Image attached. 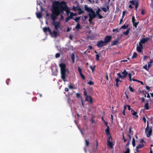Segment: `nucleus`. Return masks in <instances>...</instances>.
Here are the masks:
<instances>
[{"label": "nucleus", "instance_id": "f03ea898", "mask_svg": "<svg viewBox=\"0 0 153 153\" xmlns=\"http://www.w3.org/2000/svg\"><path fill=\"white\" fill-rule=\"evenodd\" d=\"M59 67L61 69V77L64 82L65 81V72L66 71V65L63 63H61L59 65Z\"/></svg>", "mask_w": 153, "mask_h": 153}, {"label": "nucleus", "instance_id": "de8ad7c7", "mask_svg": "<svg viewBox=\"0 0 153 153\" xmlns=\"http://www.w3.org/2000/svg\"><path fill=\"white\" fill-rule=\"evenodd\" d=\"M80 75L82 78L83 79H85V76L82 74H80Z\"/></svg>", "mask_w": 153, "mask_h": 153}, {"label": "nucleus", "instance_id": "9d476101", "mask_svg": "<svg viewBox=\"0 0 153 153\" xmlns=\"http://www.w3.org/2000/svg\"><path fill=\"white\" fill-rule=\"evenodd\" d=\"M143 48V46L141 44L139 43V45H137V50L139 52H141Z\"/></svg>", "mask_w": 153, "mask_h": 153}, {"label": "nucleus", "instance_id": "58836bf2", "mask_svg": "<svg viewBox=\"0 0 153 153\" xmlns=\"http://www.w3.org/2000/svg\"><path fill=\"white\" fill-rule=\"evenodd\" d=\"M133 23V26L134 27H135L136 28H137V25L138 23V22H137V23L134 22Z\"/></svg>", "mask_w": 153, "mask_h": 153}, {"label": "nucleus", "instance_id": "cd10ccee", "mask_svg": "<svg viewBox=\"0 0 153 153\" xmlns=\"http://www.w3.org/2000/svg\"><path fill=\"white\" fill-rule=\"evenodd\" d=\"M132 146L133 147H134L135 146V140L134 138H133L132 140Z\"/></svg>", "mask_w": 153, "mask_h": 153}, {"label": "nucleus", "instance_id": "603ef678", "mask_svg": "<svg viewBox=\"0 0 153 153\" xmlns=\"http://www.w3.org/2000/svg\"><path fill=\"white\" fill-rule=\"evenodd\" d=\"M117 41L116 40H115L113 42V45H117Z\"/></svg>", "mask_w": 153, "mask_h": 153}, {"label": "nucleus", "instance_id": "052dcab7", "mask_svg": "<svg viewBox=\"0 0 153 153\" xmlns=\"http://www.w3.org/2000/svg\"><path fill=\"white\" fill-rule=\"evenodd\" d=\"M97 16H99V18L100 19H101L103 18L102 16L100 15V14H99V15Z\"/></svg>", "mask_w": 153, "mask_h": 153}, {"label": "nucleus", "instance_id": "4d7b16f0", "mask_svg": "<svg viewBox=\"0 0 153 153\" xmlns=\"http://www.w3.org/2000/svg\"><path fill=\"white\" fill-rule=\"evenodd\" d=\"M69 88L70 89H73V87L72 85H69L68 86Z\"/></svg>", "mask_w": 153, "mask_h": 153}, {"label": "nucleus", "instance_id": "a211bd4d", "mask_svg": "<svg viewBox=\"0 0 153 153\" xmlns=\"http://www.w3.org/2000/svg\"><path fill=\"white\" fill-rule=\"evenodd\" d=\"M36 16L37 18L40 19L42 17V13L41 12L36 13Z\"/></svg>", "mask_w": 153, "mask_h": 153}, {"label": "nucleus", "instance_id": "a878e982", "mask_svg": "<svg viewBox=\"0 0 153 153\" xmlns=\"http://www.w3.org/2000/svg\"><path fill=\"white\" fill-rule=\"evenodd\" d=\"M78 10H79L78 13L79 14H81L84 12V11L82 10L80 8Z\"/></svg>", "mask_w": 153, "mask_h": 153}, {"label": "nucleus", "instance_id": "bb28decb", "mask_svg": "<svg viewBox=\"0 0 153 153\" xmlns=\"http://www.w3.org/2000/svg\"><path fill=\"white\" fill-rule=\"evenodd\" d=\"M65 11L68 17H69L70 15L71 12H70L68 10H65Z\"/></svg>", "mask_w": 153, "mask_h": 153}, {"label": "nucleus", "instance_id": "ddd939ff", "mask_svg": "<svg viewBox=\"0 0 153 153\" xmlns=\"http://www.w3.org/2000/svg\"><path fill=\"white\" fill-rule=\"evenodd\" d=\"M111 36H107L105 38L104 41L107 44L108 42H109L111 40Z\"/></svg>", "mask_w": 153, "mask_h": 153}, {"label": "nucleus", "instance_id": "2f4dec72", "mask_svg": "<svg viewBox=\"0 0 153 153\" xmlns=\"http://www.w3.org/2000/svg\"><path fill=\"white\" fill-rule=\"evenodd\" d=\"M137 55V53L136 52H134L133 53V56L132 57V59H134V58H135L136 57Z\"/></svg>", "mask_w": 153, "mask_h": 153}, {"label": "nucleus", "instance_id": "a18cd8bd", "mask_svg": "<svg viewBox=\"0 0 153 153\" xmlns=\"http://www.w3.org/2000/svg\"><path fill=\"white\" fill-rule=\"evenodd\" d=\"M100 56L99 55L97 54L96 55V59L97 61H98L99 59Z\"/></svg>", "mask_w": 153, "mask_h": 153}, {"label": "nucleus", "instance_id": "20e7f679", "mask_svg": "<svg viewBox=\"0 0 153 153\" xmlns=\"http://www.w3.org/2000/svg\"><path fill=\"white\" fill-rule=\"evenodd\" d=\"M88 15L89 17L88 21L90 23H91L92 20L96 17V15L94 10L88 13Z\"/></svg>", "mask_w": 153, "mask_h": 153}, {"label": "nucleus", "instance_id": "4468645a", "mask_svg": "<svg viewBox=\"0 0 153 153\" xmlns=\"http://www.w3.org/2000/svg\"><path fill=\"white\" fill-rule=\"evenodd\" d=\"M149 38L148 37H146L145 38H143L142 39L140 40V41L139 43L141 44L143 43L144 44L146 43V42L148 41Z\"/></svg>", "mask_w": 153, "mask_h": 153}, {"label": "nucleus", "instance_id": "e433bc0d", "mask_svg": "<svg viewBox=\"0 0 153 153\" xmlns=\"http://www.w3.org/2000/svg\"><path fill=\"white\" fill-rule=\"evenodd\" d=\"M143 68L146 70H149V68L148 67L147 68V65H144L143 67Z\"/></svg>", "mask_w": 153, "mask_h": 153}, {"label": "nucleus", "instance_id": "8fccbe9b", "mask_svg": "<svg viewBox=\"0 0 153 153\" xmlns=\"http://www.w3.org/2000/svg\"><path fill=\"white\" fill-rule=\"evenodd\" d=\"M88 1H89L90 2L91 4L94 3L95 1L94 0H88Z\"/></svg>", "mask_w": 153, "mask_h": 153}, {"label": "nucleus", "instance_id": "aec40b11", "mask_svg": "<svg viewBox=\"0 0 153 153\" xmlns=\"http://www.w3.org/2000/svg\"><path fill=\"white\" fill-rule=\"evenodd\" d=\"M102 10L105 12H106L107 10H109V6L108 5L107 6V8L105 7H102L101 8Z\"/></svg>", "mask_w": 153, "mask_h": 153}, {"label": "nucleus", "instance_id": "423d86ee", "mask_svg": "<svg viewBox=\"0 0 153 153\" xmlns=\"http://www.w3.org/2000/svg\"><path fill=\"white\" fill-rule=\"evenodd\" d=\"M130 3L134 5H135V9L136 10H137V9L139 6L138 1L137 0H132V1H130Z\"/></svg>", "mask_w": 153, "mask_h": 153}, {"label": "nucleus", "instance_id": "2eb2a0df", "mask_svg": "<svg viewBox=\"0 0 153 153\" xmlns=\"http://www.w3.org/2000/svg\"><path fill=\"white\" fill-rule=\"evenodd\" d=\"M43 30L45 33L48 31L49 33L51 32V31L49 27H44L43 28Z\"/></svg>", "mask_w": 153, "mask_h": 153}, {"label": "nucleus", "instance_id": "680f3d73", "mask_svg": "<svg viewBox=\"0 0 153 153\" xmlns=\"http://www.w3.org/2000/svg\"><path fill=\"white\" fill-rule=\"evenodd\" d=\"M98 145V142H97V143H96V149H94V151H95L96 150V149H97Z\"/></svg>", "mask_w": 153, "mask_h": 153}, {"label": "nucleus", "instance_id": "72a5a7b5", "mask_svg": "<svg viewBox=\"0 0 153 153\" xmlns=\"http://www.w3.org/2000/svg\"><path fill=\"white\" fill-rule=\"evenodd\" d=\"M96 66L94 65V67H92V66L91 65L90 66V68L91 69L92 72L93 73L94 72V70L95 68V67Z\"/></svg>", "mask_w": 153, "mask_h": 153}, {"label": "nucleus", "instance_id": "f8f14e48", "mask_svg": "<svg viewBox=\"0 0 153 153\" xmlns=\"http://www.w3.org/2000/svg\"><path fill=\"white\" fill-rule=\"evenodd\" d=\"M50 33L52 37H56L58 34L59 32L58 30H56V31L54 30L52 32H51Z\"/></svg>", "mask_w": 153, "mask_h": 153}, {"label": "nucleus", "instance_id": "f3484780", "mask_svg": "<svg viewBox=\"0 0 153 153\" xmlns=\"http://www.w3.org/2000/svg\"><path fill=\"white\" fill-rule=\"evenodd\" d=\"M144 146L143 144H139L136 147V150L137 152H138V150L139 149L142 148Z\"/></svg>", "mask_w": 153, "mask_h": 153}, {"label": "nucleus", "instance_id": "ea45409f", "mask_svg": "<svg viewBox=\"0 0 153 153\" xmlns=\"http://www.w3.org/2000/svg\"><path fill=\"white\" fill-rule=\"evenodd\" d=\"M60 56V54L59 53H57L55 55V57L56 58L59 57Z\"/></svg>", "mask_w": 153, "mask_h": 153}, {"label": "nucleus", "instance_id": "9b49d317", "mask_svg": "<svg viewBox=\"0 0 153 153\" xmlns=\"http://www.w3.org/2000/svg\"><path fill=\"white\" fill-rule=\"evenodd\" d=\"M84 8L85 11H87L88 13L94 11L91 7H88L87 5H85Z\"/></svg>", "mask_w": 153, "mask_h": 153}, {"label": "nucleus", "instance_id": "c85d7f7f", "mask_svg": "<svg viewBox=\"0 0 153 153\" xmlns=\"http://www.w3.org/2000/svg\"><path fill=\"white\" fill-rule=\"evenodd\" d=\"M80 17H78L76 18L75 19H73L76 22H78L79 20L80 19Z\"/></svg>", "mask_w": 153, "mask_h": 153}, {"label": "nucleus", "instance_id": "6ab92c4d", "mask_svg": "<svg viewBox=\"0 0 153 153\" xmlns=\"http://www.w3.org/2000/svg\"><path fill=\"white\" fill-rule=\"evenodd\" d=\"M131 112L132 113V114L133 116H135L137 118H138V116L137 114V112L134 111L132 109H131Z\"/></svg>", "mask_w": 153, "mask_h": 153}, {"label": "nucleus", "instance_id": "338daca9", "mask_svg": "<svg viewBox=\"0 0 153 153\" xmlns=\"http://www.w3.org/2000/svg\"><path fill=\"white\" fill-rule=\"evenodd\" d=\"M128 137L129 140L130 141L131 139V136L130 134H128Z\"/></svg>", "mask_w": 153, "mask_h": 153}, {"label": "nucleus", "instance_id": "f257e3e1", "mask_svg": "<svg viewBox=\"0 0 153 153\" xmlns=\"http://www.w3.org/2000/svg\"><path fill=\"white\" fill-rule=\"evenodd\" d=\"M65 5V3L64 1H54L53 2L51 18L53 20L52 24L54 26L56 30L60 27V25L59 22H55V20L60 13L64 10Z\"/></svg>", "mask_w": 153, "mask_h": 153}, {"label": "nucleus", "instance_id": "49530a36", "mask_svg": "<svg viewBox=\"0 0 153 153\" xmlns=\"http://www.w3.org/2000/svg\"><path fill=\"white\" fill-rule=\"evenodd\" d=\"M130 153V150L129 148H127V149L126 151L124 153Z\"/></svg>", "mask_w": 153, "mask_h": 153}, {"label": "nucleus", "instance_id": "412c9836", "mask_svg": "<svg viewBox=\"0 0 153 153\" xmlns=\"http://www.w3.org/2000/svg\"><path fill=\"white\" fill-rule=\"evenodd\" d=\"M109 127L108 126L107 129L105 130V132L106 133V134L107 135H109Z\"/></svg>", "mask_w": 153, "mask_h": 153}, {"label": "nucleus", "instance_id": "f704fd0d", "mask_svg": "<svg viewBox=\"0 0 153 153\" xmlns=\"http://www.w3.org/2000/svg\"><path fill=\"white\" fill-rule=\"evenodd\" d=\"M128 27V26H126L125 25H123L120 28V29H125L127 28Z\"/></svg>", "mask_w": 153, "mask_h": 153}, {"label": "nucleus", "instance_id": "4be33fe9", "mask_svg": "<svg viewBox=\"0 0 153 153\" xmlns=\"http://www.w3.org/2000/svg\"><path fill=\"white\" fill-rule=\"evenodd\" d=\"M80 8V7L78 6H73V9L74 10L76 11L77 10H78Z\"/></svg>", "mask_w": 153, "mask_h": 153}, {"label": "nucleus", "instance_id": "c756f323", "mask_svg": "<svg viewBox=\"0 0 153 153\" xmlns=\"http://www.w3.org/2000/svg\"><path fill=\"white\" fill-rule=\"evenodd\" d=\"M101 11V10L100 8H98L97 10L96 11V14L97 15H99L100 12Z\"/></svg>", "mask_w": 153, "mask_h": 153}, {"label": "nucleus", "instance_id": "69168bd1", "mask_svg": "<svg viewBox=\"0 0 153 153\" xmlns=\"http://www.w3.org/2000/svg\"><path fill=\"white\" fill-rule=\"evenodd\" d=\"M84 95L85 96H88V95L87 94V93L85 91L84 92Z\"/></svg>", "mask_w": 153, "mask_h": 153}, {"label": "nucleus", "instance_id": "bf43d9fd", "mask_svg": "<svg viewBox=\"0 0 153 153\" xmlns=\"http://www.w3.org/2000/svg\"><path fill=\"white\" fill-rule=\"evenodd\" d=\"M125 13H126V11H124L123 12V16H122L123 18V17Z\"/></svg>", "mask_w": 153, "mask_h": 153}, {"label": "nucleus", "instance_id": "774afa93", "mask_svg": "<svg viewBox=\"0 0 153 153\" xmlns=\"http://www.w3.org/2000/svg\"><path fill=\"white\" fill-rule=\"evenodd\" d=\"M146 88L147 90H149L150 89V87L148 86H146Z\"/></svg>", "mask_w": 153, "mask_h": 153}, {"label": "nucleus", "instance_id": "473e14b6", "mask_svg": "<svg viewBox=\"0 0 153 153\" xmlns=\"http://www.w3.org/2000/svg\"><path fill=\"white\" fill-rule=\"evenodd\" d=\"M81 28L80 24L79 23H77V25L75 27V28L76 29H79Z\"/></svg>", "mask_w": 153, "mask_h": 153}, {"label": "nucleus", "instance_id": "3c124183", "mask_svg": "<svg viewBox=\"0 0 153 153\" xmlns=\"http://www.w3.org/2000/svg\"><path fill=\"white\" fill-rule=\"evenodd\" d=\"M123 140H124V142H126V140L125 139V137H124V133H123Z\"/></svg>", "mask_w": 153, "mask_h": 153}, {"label": "nucleus", "instance_id": "a19ab883", "mask_svg": "<svg viewBox=\"0 0 153 153\" xmlns=\"http://www.w3.org/2000/svg\"><path fill=\"white\" fill-rule=\"evenodd\" d=\"M129 78L130 80L131 81V73H129L128 74Z\"/></svg>", "mask_w": 153, "mask_h": 153}, {"label": "nucleus", "instance_id": "1a4fd4ad", "mask_svg": "<svg viewBox=\"0 0 153 153\" xmlns=\"http://www.w3.org/2000/svg\"><path fill=\"white\" fill-rule=\"evenodd\" d=\"M86 101L89 102L90 104H92L93 102V100L91 96L88 95L85 97V101Z\"/></svg>", "mask_w": 153, "mask_h": 153}, {"label": "nucleus", "instance_id": "c9c22d12", "mask_svg": "<svg viewBox=\"0 0 153 153\" xmlns=\"http://www.w3.org/2000/svg\"><path fill=\"white\" fill-rule=\"evenodd\" d=\"M129 89L130 91L131 92H133L134 90L133 89V88L130 86H129Z\"/></svg>", "mask_w": 153, "mask_h": 153}, {"label": "nucleus", "instance_id": "6e6d98bb", "mask_svg": "<svg viewBox=\"0 0 153 153\" xmlns=\"http://www.w3.org/2000/svg\"><path fill=\"white\" fill-rule=\"evenodd\" d=\"M76 96L78 98H79L81 97L79 94L78 93H77L76 94Z\"/></svg>", "mask_w": 153, "mask_h": 153}, {"label": "nucleus", "instance_id": "0eeeda50", "mask_svg": "<svg viewBox=\"0 0 153 153\" xmlns=\"http://www.w3.org/2000/svg\"><path fill=\"white\" fill-rule=\"evenodd\" d=\"M112 139L111 136H109L108 137L107 139V142H108V146L110 147L111 148H112L113 147V144L112 142Z\"/></svg>", "mask_w": 153, "mask_h": 153}, {"label": "nucleus", "instance_id": "5fc2aeb1", "mask_svg": "<svg viewBox=\"0 0 153 153\" xmlns=\"http://www.w3.org/2000/svg\"><path fill=\"white\" fill-rule=\"evenodd\" d=\"M70 19V18L68 17V18H66L65 19V22H67L69 21Z\"/></svg>", "mask_w": 153, "mask_h": 153}, {"label": "nucleus", "instance_id": "13d9d810", "mask_svg": "<svg viewBox=\"0 0 153 153\" xmlns=\"http://www.w3.org/2000/svg\"><path fill=\"white\" fill-rule=\"evenodd\" d=\"M88 48L90 50H91L92 48V47L90 45H89L88 46Z\"/></svg>", "mask_w": 153, "mask_h": 153}, {"label": "nucleus", "instance_id": "c03bdc74", "mask_svg": "<svg viewBox=\"0 0 153 153\" xmlns=\"http://www.w3.org/2000/svg\"><path fill=\"white\" fill-rule=\"evenodd\" d=\"M85 145L86 146H88V145L89 144V142L87 140H85Z\"/></svg>", "mask_w": 153, "mask_h": 153}, {"label": "nucleus", "instance_id": "b1692460", "mask_svg": "<svg viewBox=\"0 0 153 153\" xmlns=\"http://www.w3.org/2000/svg\"><path fill=\"white\" fill-rule=\"evenodd\" d=\"M145 108L146 110H148L149 109V103L148 102L146 103L144 105Z\"/></svg>", "mask_w": 153, "mask_h": 153}, {"label": "nucleus", "instance_id": "393cba45", "mask_svg": "<svg viewBox=\"0 0 153 153\" xmlns=\"http://www.w3.org/2000/svg\"><path fill=\"white\" fill-rule=\"evenodd\" d=\"M153 61L152 60H151L150 61L148 62V66L149 68L151 66H152L151 64L153 62Z\"/></svg>", "mask_w": 153, "mask_h": 153}, {"label": "nucleus", "instance_id": "6e6552de", "mask_svg": "<svg viewBox=\"0 0 153 153\" xmlns=\"http://www.w3.org/2000/svg\"><path fill=\"white\" fill-rule=\"evenodd\" d=\"M107 44L105 43L104 41L101 40L98 42L97 46L98 47L100 48L106 45Z\"/></svg>", "mask_w": 153, "mask_h": 153}, {"label": "nucleus", "instance_id": "7c9ffc66", "mask_svg": "<svg viewBox=\"0 0 153 153\" xmlns=\"http://www.w3.org/2000/svg\"><path fill=\"white\" fill-rule=\"evenodd\" d=\"M129 32V29H128L126 32L123 33L126 35H127L128 34Z\"/></svg>", "mask_w": 153, "mask_h": 153}, {"label": "nucleus", "instance_id": "39448f33", "mask_svg": "<svg viewBox=\"0 0 153 153\" xmlns=\"http://www.w3.org/2000/svg\"><path fill=\"white\" fill-rule=\"evenodd\" d=\"M145 133L148 137H150L152 133V129L151 128L149 127L148 122H147V127L145 129Z\"/></svg>", "mask_w": 153, "mask_h": 153}, {"label": "nucleus", "instance_id": "7ed1b4c3", "mask_svg": "<svg viewBox=\"0 0 153 153\" xmlns=\"http://www.w3.org/2000/svg\"><path fill=\"white\" fill-rule=\"evenodd\" d=\"M128 74V73L126 70H124L121 73V74L120 73L117 74V75L119 78L123 79H125L126 77Z\"/></svg>", "mask_w": 153, "mask_h": 153}, {"label": "nucleus", "instance_id": "37998d69", "mask_svg": "<svg viewBox=\"0 0 153 153\" xmlns=\"http://www.w3.org/2000/svg\"><path fill=\"white\" fill-rule=\"evenodd\" d=\"M119 78H120L119 77L116 78V82L118 83L119 82H121V81L120 80Z\"/></svg>", "mask_w": 153, "mask_h": 153}, {"label": "nucleus", "instance_id": "e2e57ef3", "mask_svg": "<svg viewBox=\"0 0 153 153\" xmlns=\"http://www.w3.org/2000/svg\"><path fill=\"white\" fill-rule=\"evenodd\" d=\"M145 12L143 10L141 12V14L142 15H143L144 14Z\"/></svg>", "mask_w": 153, "mask_h": 153}, {"label": "nucleus", "instance_id": "79ce46f5", "mask_svg": "<svg viewBox=\"0 0 153 153\" xmlns=\"http://www.w3.org/2000/svg\"><path fill=\"white\" fill-rule=\"evenodd\" d=\"M129 132L130 134H133V132L132 131L131 129V128L130 127H129Z\"/></svg>", "mask_w": 153, "mask_h": 153}, {"label": "nucleus", "instance_id": "09e8293b", "mask_svg": "<svg viewBox=\"0 0 153 153\" xmlns=\"http://www.w3.org/2000/svg\"><path fill=\"white\" fill-rule=\"evenodd\" d=\"M88 84L90 85H92L94 84V82L91 81H90L89 82H88Z\"/></svg>", "mask_w": 153, "mask_h": 153}, {"label": "nucleus", "instance_id": "5701e85b", "mask_svg": "<svg viewBox=\"0 0 153 153\" xmlns=\"http://www.w3.org/2000/svg\"><path fill=\"white\" fill-rule=\"evenodd\" d=\"M74 53H72L71 55V59L73 63H74Z\"/></svg>", "mask_w": 153, "mask_h": 153}, {"label": "nucleus", "instance_id": "0e129e2a", "mask_svg": "<svg viewBox=\"0 0 153 153\" xmlns=\"http://www.w3.org/2000/svg\"><path fill=\"white\" fill-rule=\"evenodd\" d=\"M143 120L144 121V122L145 123H146V118L145 117H144L143 118Z\"/></svg>", "mask_w": 153, "mask_h": 153}, {"label": "nucleus", "instance_id": "4c0bfd02", "mask_svg": "<svg viewBox=\"0 0 153 153\" xmlns=\"http://www.w3.org/2000/svg\"><path fill=\"white\" fill-rule=\"evenodd\" d=\"M79 72L80 74H82V70L79 67H78Z\"/></svg>", "mask_w": 153, "mask_h": 153}, {"label": "nucleus", "instance_id": "864d4df0", "mask_svg": "<svg viewBox=\"0 0 153 153\" xmlns=\"http://www.w3.org/2000/svg\"><path fill=\"white\" fill-rule=\"evenodd\" d=\"M132 21L133 23L135 22V18L134 16H133L132 18Z\"/></svg>", "mask_w": 153, "mask_h": 153}, {"label": "nucleus", "instance_id": "dca6fc26", "mask_svg": "<svg viewBox=\"0 0 153 153\" xmlns=\"http://www.w3.org/2000/svg\"><path fill=\"white\" fill-rule=\"evenodd\" d=\"M77 15V14L76 13H74L72 12L71 13L70 15L69 18H70V19H73V16H76Z\"/></svg>", "mask_w": 153, "mask_h": 153}]
</instances>
